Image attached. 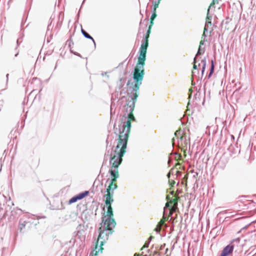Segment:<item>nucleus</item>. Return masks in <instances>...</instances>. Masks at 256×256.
Segmentation results:
<instances>
[{"label":"nucleus","instance_id":"f257e3e1","mask_svg":"<svg viewBox=\"0 0 256 256\" xmlns=\"http://www.w3.org/2000/svg\"><path fill=\"white\" fill-rule=\"evenodd\" d=\"M138 97V94L134 92V96L130 100H128L125 106L126 107V111L130 112L127 121L123 124L121 123L118 126V127L116 126H114V133L118 136V143L116 147L117 150L120 148L126 150L131 128V122L136 120L133 111L134 109L135 104Z\"/></svg>","mask_w":256,"mask_h":256},{"label":"nucleus","instance_id":"f03ea898","mask_svg":"<svg viewBox=\"0 0 256 256\" xmlns=\"http://www.w3.org/2000/svg\"><path fill=\"white\" fill-rule=\"evenodd\" d=\"M116 222L114 218H102L101 226L99 228V234L96 242L94 249L93 250L90 256H98L102 254L104 250L102 246L108 239L109 235L112 234V228L116 226Z\"/></svg>","mask_w":256,"mask_h":256},{"label":"nucleus","instance_id":"7ed1b4c3","mask_svg":"<svg viewBox=\"0 0 256 256\" xmlns=\"http://www.w3.org/2000/svg\"><path fill=\"white\" fill-rule=\"evenodd\" d=\"M126 150L115 148L114 152L111 154V158L110 162L111 164V169L110 171L111 176L112 177L110 182L106 188V194H110L112 196L114 194V190L118 188L116 184V179L119 177L118 168L122 162V156L126 153Z\"/></svg>","mask_w":256,"mask_h":256},{"label":"nucleus","instance_id":"20e7f679","mask_svg":"<svg viewBox=\"0 0 256 256\" xmlns=\"http://www.w3.org/2000/svg\"><path fill=\"white\" fill-rule=\"evenodd\" d=\"M144 64H138V63L137 62L134 69L133 78L136 82L132 88L135 92H137L138 94V90L140 88V86L142 84L144 75Z\"/></svg>","mask_w":256,"mask_h":256},{"label":"nucleus","instance_id":"39448f33","mask_svg":"<svg viewBox=\"0 0 256 256\" xmlns=\"http://www.w3.org/2000/svg\"><path fill=\"white\" fill-rule=\"evenodd\" d=\"M104 196L105 198L104 202L106 206H108V210L106 212L107 217L104 216L103 218L104 220L108 218H112V217L113 216V212L111 204L114 201V199L112 198L113 196H112L110 194H106Z\"/></svg>","mask_w":256,"mask_h":256},{"label":"nucleus","instance_id":"423d86ee","mask_svg":"<svg viewBox=\"0 0 256 256\" xmlns=\"http://www.w3.org/2000/svg\"><path fill=\"white\" fill-rule=\"evenodd\" d=\"M148 46V42H144L141 45L140 50V54L138 57V64H145V60L146 59V54L147 48Z\"/></svg>","mask_w":256,"mask_h":256},{"label":"nucleus","instance_id":"0eeeda50","mask_svg":"<svg viewBox=\"0 0 256 256\" xmlns=\"http://www.w3.org/2000/svg\"><path fill=\"white\" fill-rule=\"evenodd\" d=\"M166 199L168 202H166L165 204V207L164 208V210H166V208L170 207V204L172 205V206L178 208V200L180 199V197L178 195L175 194L174 198L172 199H171L170 196L168 195L166 197Z\"/></svg>","mask_w":256,"mask_h":256},{"label":"nucleus","instance_id":"6e6552de","mask_svg":"<svg viewBox=\"0 0 256 256\" xmlns=\"http://www.w3.org/2000/svg\"><path fill=\"white\" fill-rule=\"evenodd\" d=\"M190 142V138L188 136L186 135V136H183L182 138H180L178 140V144L182 148H187L188 144Z\"/></svg>","mask_w":256,"mask_h":256},{"label":"nucleus","instance_id":"1a4fd4ad","mask_svg":"<svg viewBox=\"0 0 256 256\" xmlns=\"http://www.w3.org/2000/svg\"><path fill=\"white\" fill-rule=\"evenodd\" d=\"M88 194V192L86 191L84 192L80 193L77 196H76L70 198L68 202L69 204H72L74 202H77L78 200H80L86 196Z\"/></svg>","mask_w":256,"mask_h":256},{"label":"nucleus","instance_id":"9d476101","mask_svg":"<svg viewBox=\"0 0 256 256\" xmlns=\"http://www.w3.org/2000/svg\"><path fill=\"white\" fill-rule=\"evenodd\" d=\"M234 250L233 245H228L222 250V252L220 256H228L231 254Z\"/></svg>","mask_w":256,"mask_h":256},{"label":"nucleus","instance_id":"9b49d317","mask_svg":"<svg viewBox=\"0 0 256 256\" xmlns=\"http://www.w3.org/2000/svg\"><path fill=\"white\" fill-rule=\"evenodd\" d=\"M209 12H210V9L208 8V12H207V16H206V25H205V27L204 28V32L202 34L203 36H205V31H206L207 30L206 28L208 27V26H212V22H211L212 16H209V15H208Z\"/></svg>","mask_w":256,"mask_h":256},{"label":"nucleus","instance_id":"f8f14e48","mask_svg":"<svg viewBox=\"0 0 256 256\" xmlns=\"http://www.w3.org/2000/svg\"><path fill=\"white\" fill-rule=\"evenodd\" d=\"M174 135L176 138L178 140L179 139L182 138L183 136H186L187 134L182 130L179 129L175 132Z\"/></svg>","mask_w":256,"mask_h":256},{"label":"nucleus","instance_id":"ddd939ff","mask_svg":"<svg viewBox=\"0 0 256 256\" xmlns=\"http://www.w3.org/2000/svg\"><path fill=\"white\" fill-rule=\"evenodd\" d=\"M26 224H27V222L26 221L22 222V221L20 220V223H19V226H18V228H19V230H20V232H22V230L24 228H25Z\"/></svg>","mask_w":256,"mask_h":256},{"label":"nucleus","instance_id":"4468645a","mask_svg":"<svg viewBox=\"0 0 256 256\" xmlns=\"http://www.w3.org/2000/svg\"><path fill=\"white\" fill-rule=\"evenodd\" d=\"M170 172H169L167 175L168 178V184L170 186V189L171 190L172 188L174 186V184H176V182L174 180H170Z\"/></svg>","mask_w":256,"mask_h":256},{"label":"nucleus","instance_id":"2eb2a0df","mask_svg":"<svg viewBox=\"0 0 256 256\" xmlns=\"http://www.w3.org/2000/svg\"><path fill=\"white\" fill-rule=\"evenodd\" d=\"M152 25H151V24H150V25L149 26L148 29L146 32V34L145 36L144 42H148V38L150 36V33L151 32V28H152Z\"/></svg>","mask_w":256,"mask_h":256},{"label":"nucleus","instance_id":"dca6fc26","mask_svg":"<svg viewBox=\"0 0 256 256\" xmlns=\"http://www.w3.org/2000/svg\"><path fill=\"white\" fill-rule=\"evenodd\" d=\"M83 34V35L86 38L91 39L94 42V38L88 34L82 28L81 30Z\"/></svg>","mask_w":256,"mask_h":256},{"label":"nucleus","instance_id":"f3484780","mask_svg":"<svg viewBox=\"0 0 256 256\" xmlns=\"http://www.w3.org/2000/svg\"><path fill=\"white\" fill-rule=\"evenodd\" d=\"M178 209V208H175L173 206H171V208H170V212L168 214V217H170L172 216V214L176 212V210Z\"/></svg>","mask_w":256,"mask_h":256},{"label":"nucleus","instance_id":"a211bd4d","mask_svg":"<svg viewBox=\"0 0 256 256\" xmlns=\"http://www.w3.org/2000/svg\"><path fill=\"white\" fill-rule=\"evenodd\" d=\"M156 16H157V14H156V11H154V13L152 14L150 18V24H151V25L154 24V20L156 18Z\"/></svg>","mask_w":256,"mask_h":256},{"label":"nucleus","instance_id":"6ab92c4d","mask_svg":"<svg viewBox=\"0 0 256 256\" xmlns=\"http://www.w3.org/2000/svg\"><path fill=\"white\" fill-rule=\"evenodd\" d=\"M160 0H158V2H154V11H156V10L158 8Z\"/></svg>","mask_w":256,"mask_h":256},{"label":"nucleus","instance_id":"aec40b11","mask_svg":"<svg viewBox=\"0 0 256 256\" xmlns=\"http://www.w3.org/2000/svg\"><path fill=\"white\" fill-rule=\"evenodd\" d=\"M220 0H212L211 4H210V6H209V9L210 7H212V6H214L216 4H218V2Z\"/></svg>","mask_w":256,"mask_h":256},{"label":"nucleus","instance_id":"412c9836","mask_svg":"<svg viewBox=\"0 0 256 256\" xmlns=\"http://www.w3.org/2000/svg\"><path fill=\"white\" fill-rule=\"evenodd\" d=\"M202 62H203L202 68V74H203V73L205 70L206 66V60H202Z\"/></svg>","mask_w":256,"mask_h":256},{"label":"nucleus","instance_id":"4be33fe9","mask_svg":"<svg viewBox=\"0 0 256 256\" xmlns=\"http://www.w3.org/2000/svg\"><path fill=\"white\" fill-rule=\"evenodd\" d=\"M214 70V65L213 64V61L212 60V66H211L210 71V75L213 72Z\"/></svg>","mask_w":256,"mask_h":256},{"label":"nucleus","instance_id":"5701e85b","mask_svg":"<svg viewBox=\"0 0 256 256\" xmlns=\"http://www.w3.org/2000/svg\"><path fill=\"white\" fill-rule=\"evenodd\" d=\"M176 159L178 160H181L182 159V156L180 154H178L176 156Z\"/></svg>","mask_w":256,"mask_h":256},{"label":"nucleus","instance_id":"b1692460","mask_svg":"<svg viewBox=\"0 0 256 256\" xmlns=\"http://www.w3.org/2000/svg\"><path fill=\"white\" fill-rule=\"evenodd\" d=\"M164 222H164L163 220H161L160 222L158 223V224L160 226H163L164 224Z\"/></svg>","mask_w":256,"mask_h":256},{"label":"nucleus","instance_id":"393cba45","mask_svg":"<svg viewBox=\"0 0 256 256\" xmlns=\"http://www.w3.org/2000/svg\"><path fill=\"white\" fill-rule=\"evenodd\" d=\"M162 226H160L158 224L156 226V230L157 232H160L161 230Z\"/></svg>","mask_w":256,"mask_h":256},{"label":"nucleus","instance_id":"a878e982","mask_svg":"<svg viewBox=\"0 0 256 256\" xmlns=\"http://www.w3.org/2000/svg\"><path fill=\"white\" fill-rule=\"evenodd\" d=\"M170 217H168H168H166L164 216V215L162 218V220H164V222H165L166 220H168V218H169Z\"/></svg>","mask_w":256,"mask_h":256},{"label":"nucleus","instance_id":"bb28decb","mask_svg":"<svg viewBox=\"0 0 256 256\" xmlns=\"http://www.w3.org/2000/svg\"><path fill=\"white\" fill-rule=\"evenodd\" d=\"M184 179L186 180V182H187V180H188V174H186L184 176ZM187 184L186 183V186Z\"/></svg>","mask_w":256,"mask_h":256},{"label":"nucleus","instance_id":"cd10ccee","mask_svg":"<svg viewBox=\"0 0 256 256\" xmlns=\"http://www.w3.org/2000/svg\"><path fill=\"white\" fill-rule=\"evenodd\" d=\"M202 54V52H201V50H200V46H199V48H198V53H197V55L198 54Z\"/></svg>","mask_w":256,"mask_h":256},{"label":"nucleus","instance_id":"c85d7f7f","mask_svg":"<svg viewBox=\"0 0 256 256\" xmlns=\"http://www.w3.org/2000/svg\"><path fill=\"white\" fill-rule=\"evenodd\" d=\"M170 220H172V222L174 223V222H176V218H170Z\"/></svg>","mask_w":256,"mask_h":256},{"label":"nucleus","instance_id":"c756f323","mask_svg":"<svg viewBox=\"0 0 256 256\" xmlns=\"http://www.w3.org/2000/svg\"><path fill=\"white\" fill-rule=\"evenodd\" d=\"M204 44V40H201L200 42V45H203Z\"/></svg>","mask_w":256,"mask_h":256},{"label":"nucleus","instance_id":"7c9ffc66","mask_svg":"<svg viewBox=\"0 0 256 256\" xmlns=\"http://www.w3.org/2000/svg\"><path fill=\"white\" fill-rule=\"evenodd\" d=\"M194 60H195V58L194 59ZM193 68L194 69H196V64L194 63V66H193Z\"/></svg>","mask_w":256,"mask_h":256},{"label":"nucleus","instance_id":"2f4dec72","mask_svg":"<svg viewBox=\"0 0 256 256\" xmlns=\"http://www.w3.org/2000/svg\"><path fill=\"white\" fill-rule=\"evenodd\" d=\"M145 247H148V245H147L146 244H144V245L143 246L142 248H145Z\"/></svg>","mask_w":256,"mask_h":256},{"label":"nucleus","instance_id":"473e14b6","mask_svg":"<svg viewBox=\"0 0 256 256\" xmlns=\"http://www.w3.org/2000/svg\"><path fill=\"white\" fill-rule=\"evenodd\" d=\"M174 190H172V191H171V192H170V194H171L172 195H173V194H174Z\"/></svg>","mask_w":256,"mask_h":256},{"label":"nucleus","instance_id":"72a5a7b5","mask_svg":"<svg viewBox=\"0 0 256 256\" xmlns=\"http://www.w3.org/2000/svg\"><path fill=\"white\" fill-rule=\"evenodd\" d=\"M134 256H140L139 254H136Z\"/></svg>","mask_w":256,"mask_h":256},{"label":"nucleus","instance_id":"f704fd0d","mask_svg":"<svg viewBox=\"0 0 256 256\" xmlns=\"http://www.w3.org/2000/svg\"><path fill=\"white\" fill-rule=\"evenodd\" d=\"M180 164L179 162H178V163H177V164H176V166H178H178H179Z\"/></svg>","mask_w":256,"mask_h":256},{"label":"nucleus","instance_id":"c9c22d12","mask_svg":"<svg viewBox=\"0 0 256 256\" xmlns=\"http://www.w3.org/2000/svg\"><path fill=\"white\" fill-rule=\"evenodd\" d=\"M176 218H177V214H176V216H175V218H176Z\"/></svg>","mask_w":256,"mask_h":256},{"label":"nucleus","instance_id":"e433bc0d","mask_svg":"<svg viewBox=\"0 0 256 256\" xmlns=\"http://www.w3.org/2000/svg\"><path fill=\"white\" fill-rule=\"evenodd\" d=\"M130 84V82H128V84Z\"/></svg>","mask_w":256,"mask_h":256}]
</instances>
